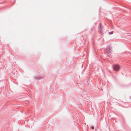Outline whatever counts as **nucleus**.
Wrapping results in <instances>:
<instances>
[{"label": "nucleus", "instance_id": "obj_1", "mask_svg": "<svg viewBox=\"0 0 131 131\" xmlns=\"http://www.w3.org/2000/svg\"><path fill=\"white\" fill-rule=\"evenodd\" d=\"M120 69V66L117 64H116L114 66L113 69L114 70L116 71H118Z\"/></svg>", "mask_w": 131, "mask_h": 131}, {"label": "nucleus", "instance_id": "obj_3", "mask_svg": "<svg viewBox=\"0 0 131 131\" xmlns=\"http://www.w3.org/2000/svg\"><path fill=\"white\" fill-rule=\"evenodd\" d=\"M113 33V32H109V33L110 34H112Z\"/></svg>", "mask_w": 131, "mask_h": 131}, {"label": "nucleus", "instance_id": "obj_2", "mask_svg": "<svg viewBox=\"0 0 131 131\" xmlns=\"http://www.w3.org/2000/svg\"><path fill=\"white\" fill-rule=\"evenodd\" d=\"M91 127L92 128V129H94V126H92Z\"/></svg>", "mask_w": 131, "mask_h": 131}]
</instances>
